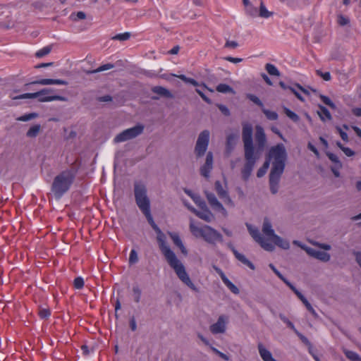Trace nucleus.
Here are the masks:
<instances>
[{
	"label": "nucleus",
	"mask_w": 361,
	"mask_h": 361,
	"mask_svg": "<svg viewBox=\"0 0 361 361\" xmlns=\"http://www.w3.org/2000/svg\"><path fill=\"white\" fill-rule=\"evenodd\" d=\"M255 142L257 145V149L255 153L260 156L267 144V137L263 128L260 126H256Z\"/></svg>",
	"instance_id": "4468645a"
},
{
	"label": "nucleus",
	"mask_w": 361,
	"mask_h": 361,
	"mask_svg": "<svg viewBox=\"0 0 361 361\" xmlns=\"http://www.w3.org/2000/svg\"><path fill=\"white\" fill-rule=\"evenodd\" d=\"M343 352L345 354V355L347 357L348 359H349L351 361H361V357L359 356V355L352 350H349L346 348H343Z\"/></svg>",
	"instance_id": "c85d7f7f"
},
{
	"label": "nucleus",
	"mask_w": 361,
	"mask_h": 361,
	"mask_svg": "<svg viewBox=\"0 0 361 361\" xmlns=\"http://www.w3.org/2000/svg\"><path fill=\"white\" fill-rule=\"evenodd\" d=\"M205 196L210 207L215 211L220 212L224 216H228V212L223 204L218 200L216 195L209 191H205Z\"/></svg>",
	"instance_id": "ddd939ff"
},
{
	"label": "nucleus",
	"mask_w": 361,
	"mask_h": 361,
	"mask_svg": "<svg viewBox=\"0 0 361 361\" xmlns=\"http://www.w3.org/2000/svg\"><path fill=\"white\" fill-rule=\"evenodd\" d=\"M210 348H211V350H212L214 353H216V355H218L219 357H221V358H223L224 360H228V357L226 354H224V353H221V351H219L218 349H216V348H214V347H213V346H210Z\"/></svg>",
	"instance_id": "bf43d9fd"
},
{
	"label": "nucleus",
	"mask_w": 361,
	"mask_h": 361,
	"mask_svg": "<svg viewBox=\"0 0 361 361\" xmlns=\"http://www.w3.org/2000/svg\"><path fill=\"white\" fill-rule=\"evenodd\" d=\"M210 133L208 130L202 131L197 139L194 153L197 158H200L207 152L209 143Z\"/></svg>",
	"instance_id": "9b49d317"
},
{
	"label": "nucleus",
	"mask_w": 361,
	"mask_h": 361,
	"mask_svg": "<svg viewBox=\"0 0 361 361\" xmlns=\"http://www.w3.org/2000/svg\"><path fill=\"white\" fill-rule=\"evenodd\" d=\"M279 317L288 327L293 329V331L296 330L294 324L283 314H279Z\"/></svg>",
	"instance_id": "49530a36"
},
{
	"label": "nucleus",
	"mask_w": 361,
	"mask_h": 361,
	"mask_svg": "<svg viewBox=\"0 0 361 361\" xmlns=\"http://www.w3.org/2000/svg\"><path fill=\"white\" fill-rule=\"evenodd\" d=\"M312 244L319 248L323 249L324 250H330L331 249V246L329 244L321 243L319 242H312Z\"/></svg>",
	"instance_id": "4d7b16f0"
},
{
	"label": "nucleus",
	"mask_w": 361,
	"mask_h": 361,
	"mask_svg": "<svg viewBox=\"0 0 361 361\" xmlns=\"http://www.w3.org/2000/svg\"><path fill=\"white\" fill-rule=\"evenodd\" d=\"M189 228L193 236L202 238L211 245L223 242V236L218 231L208 225L198 226L192 219H190Z\"/></svg>",
	"instance_id": "20e7f679"
},
{
	"label": "nucleus",
	"mask_w": 361,
	"mask_h": 361,
	"mask_svg": "<svg viewBox=\"0 0 361 361\" xmlns=\"http://www.w3.org/2000/svg\"><path fill=\"white\" fill-rule=\"evenodd\" d=\"M286 159L287 153L283 144H278L270 148L266 161H269V164H271L269 183L273 195H276L279 191V182L285 169Z\"/></svg>",
	"instance_id": "f257e3e1"
},
{
	"label": "nucleus",
	"mask_w": 361,
	"mask_h": 361,
	"mask_svg": "<svg viewBox=\"0 0 361 361\" xmlns=\"http://www.w3.org/2000/svg\"><path fill=\"white\" fill-rule=\"evenodd\" d=\"M145 126L143 124H137L136 126L126 129L118 133L114 139L115 143L123 142L134 139L144 132Z\"/></svg>",
	"instance_id": "1a4fd4ad"
},
{
	"label": "nucleus",
	"mask_w": 361,
	"mask_h": 361,
	"mask_svg": "<svg viewBox=\"0 0 361 361\" xmlns=\"http://www.w3.org/2000/svg\"><path fill=\"white\" fill-rule=\"evenodd\" d=\"M141 290L139 288L138 286H133V298L134 301L137 303L140 302V298H141Z\"/></svg>",
	"instance_id": "37998d69"
},
{
	"label": "nucleus",
	"mask_w": 361,
	"mask_h": 361,
	"mask_svg": "<svg viewBox=\"0 0 361 361\" xmlns=\"http://www.w3.org/2000/svg\"><path fill=\"white\" fill-rule=\"evenodd\" d=\"M75 178L73 170H66L58 174L51 185V191L56 199H60L71 188Z\"/></svg>",
	"instance_id": "39448f33"
},
{
	"label": "nucleus",
	"mask_w": 361,
	"mask_h": 361,
	"mask_svg": "<svg viewBox=\"0 0 361 361\" xmlns=\"http://www.w3.org/2000/svg\"><path fill=\"white\" fill-rule=\"evenodd\" d=\"M246 226L250 235L252 236L254 240L264 250L269 252H272L274 250V245L269 242V240H271L276 234L273 229L270 221L267 218L264 219L262 228L263 233L267 237V240L262 235L257 228L254 227L249 224H246Z\"/></svg>",
	"instance_id": "7ed1b4c3"
},
{
	"label": "nucleus",
	"mask_w": 361,
	"mask_h": 361,
	"mask_svg": "<svg viewBox=\"0 0 361 361\" xmlns=\"http://www.w3.org/2000/svg\"><path fill=\"white\" fill-rule=\"evenodd\" d=\"M74 286L77 289H80L84 286V281L81 277H78L74 280Z\"/></svg>",
	"instance_id": "6e6d98bb"
},
{
	"label": "nucleus",
	"mask_w": 361,
	"mask_h": 361,
	"mask_svg": "<svg viewBox=\"0 0 361 361\" xmlns=\"http://www.w3.org/2000/svg\"><path fill=\"white\" fill-rule=\"evenodd\" d=\"M238 139V133H231L227 135L226 143V154L229 156L235 146Z\"/></svg>",
	"instance_id": "aec40b11"
},
{
	"label": "nucleus",
	"mask_w": 361,
	"mask_h": 361,
	"mask_svg": "<svg viewBox=\"0 0 361 361\" xmlns=\"http://www.w3.org/2000/svg\"><path fill=\"white\" fill-rule=\"evenodd\" d=\"M262 111L269 120L276 121L278 119V114L276 112L269 111L268 109H264V107L262 109Z\"/></svg>",
	"instance_id": "e433bc0d"
},
{
	"label": "nucleus",
	"mask_w": 361,
	"mask_h": 361,
	"mask_svg": "<svg viewBox=\"0 0 361 361\" xmlns=\"http://www.w3.org/2000/svg\"><path fill=\"white\" fill-rule=\"evenodd\" d=\"M342 151L347 157H352L355 154V152L349 147H342Z\"/></svg>",
	"instance_id": "338daca9"
},
{
	"label": "nucleus",
	"mask_w": 361,
	"mask_h": 361,
	"mask_svg": "<svg viewBox=\"0 0 361 361\" xmlns=\"http://www.w3.org/2000/svg\"><path fill=\"white\" fill-rule=\"evenodd\" d=\"M307 253L310 256H311L317 259H319L322 262H327L331 259L330 255L324 251L317 250L312 247H309V249H307Z\"/></svg>",
	"instance_id": "6ab92c4d"
},
{
	"label": "nucleus",
	"mask_w": 361,
	"mask_h": 361,
	"mask_svg": "<svg viewBox=\"0 0 361 361\" xmlns=\"http://www.w3.org/2000/svg\"><path fill=\"white\" fill-rule=\"evenodd\" d=\"M216 90L222 93H234L233 89L226 84H219L216 87Z\"/></svg>",
	"instance_id": "f704fd0d"
},
{
	"label": "nucleus",
	"mask_w": 361,
	"mask_h": 361,
	"mask_svg": "<svg viewBox=\"0 0 361 361\" xmlns=\"http://www.w3.org/2000/svg\"><path fill=\"white\" fill-rule=\"evenodd\" d=\"M220 198L222 199L224 201L225 204H226L227 205L230 206L231 207H234L235 204L230 197L228 192L226 194V195H224Z\"/></svg>",
	"instance_id": "864d4df0"
},
{
	"label": "nucleus",
	"mask_w": 361,
	"mask_h": 361,
	"mask_svg": "<svg viewBox=\"0 0 361 361\" xmlns=\"http://www.w3.org/2000/svg\"><path fill=\"white\" fill-rule=\"evenodd\" d=\"M134 195L136 204L142 211L150 209V200L147 194L145 185L141 183H135Z\"/></svg>",
	"instance_id": "0eeeda50"
},
{
	"label": "nucleus",
	"mask_w": 361,
	"mask_h": 361,
	"mask_svg": "<svg viewBox=\"0 0 361 361\" xmlns=\"http://www.w3.org/2000/svg\"><path fill=\"white\" fill-rule=\"evenodd\" d=\"M273 13L269 11L263 4L262 1H260L259 9L257 11V16H259L263 18H268L272 16Z\"/></svg>",
	"instance_id": "bb28decb"
},
{
	"label": "nucleus",
	"mask_w": 361,
	"mask_h": 361,
	"mask_svg": "<svg viewBox=\"0 0 361 361\" xmlns=\"http://www.w3.org/2000/svg\"><path fill=\"white\" fill-rule=\"evenodd\" d=\"M218 108L224 115H225V116L230 115V111L226 106H224L223 104H219Z\"/></svg>",
	"instance_id": "052dcab7"
},
{
	"label": "nucleus",
	"mask_w": 361,
	"mask_h": 361,
	"mask_svg": "<svg viewBox=\"0 0 361 361\" xmlns=\"http://www.w3.org/2000/svg\"><path fill=\"white\" fill-rule=\"evenodd\" d=\"M233 253L235 255V258L240 262H242L243 264L247 266L252 270L255 269V266L253 265V264L250 260H248L244 255L240 253L235 249H233Z\"/></svg>",
	"instance_id": "393cba45"
},
{
	"label": "nucleus",
	"mask_w": 361,
	"mask_h": 361,
	"mask_svg": "<svg viewBox=\"0 0 361 361\" xmlns=\"http://www.w3.org/2000/svg\"><path fill=\"white\" fill-rule=\"evenodd\" d=\"M213 169V153L208 152L206 156L205 163L200 167V174L206 178L209 177V173Z\"/></svg>",
	"instance_id": "dca6fc26"
},
{
	"label": "nucleus",
	"mask_w": 361,
	"mask_h": 361,
	"mask_svg": "<svg viewBox=\"0 0 361 361\" xmlns=\"http://www.w3.org/2000/svg\"><path fill=\"white\" fill-rule=\"evenodd\" d=\"M320 98L325 104L328 105L331 109H335L336 108L334 103L332 102V101L328 97L324 95H320Z\"/></svg>",
	"instance_id": "09e8293b"
},
{
	"label": "nucleus",
	"mask_w": 361,
	"mask_h": 361,
	"mask_svg": "<svg viewBox=\"0 0 361 361\" xmlns=\"http://www.w3.org/2000/svg\"><path fill=\"white\" fill-rule=\"evenodd\" d=\"M238 46L237 42L235 41H227L225 44V47L230 49H235Z\"/></svg>",
	"instance_id": "680f3d73"
},
{
	"label": "nucleus",
	"mask_w": 361,
	"mask_h": 361,
	"mask_svg": "<svg viewBox=\"0 0 361 361\" xmlns=\"http://www.w3.org/2000/svg\"><path fill=\"white\" fill-rule=\"evenodd\" d=\"M269 161H265V162L263 164L262 166L258 169L257 176L258 178H261L265 175L267 173V169H269Z\"/></svg>",
	"instance_id": "79ce46f5"
},
{
	"label": "nucleus",
	"mask_w": 361,
	"mask_h": 361,
	"mask_svg": "<svg viewBox=\"0 0 361 361\" xmlns=\"http://www.w3.org/2000/svg\"><path fill=\"white\" fill-rule=\"evenodd\" d=\"M269 266L275 273V274L294 292V293L301 300V302L305 306L307 310L312 314V316L314 318H318V314L316 312L308 300L304 297V295L298 289H296V288L289 281H288L272 264H270Z\"/></svg>",
	"instance_id": "6e6552de"
},
{
	"label": "nucleus",
	"mask_w": 361,
	"mask_h": 361,
	"mask_svg": "<svg viewBox=\"0 0 361 361\" xmlns=\"http://www.w3.org/2000/svg\"><path fill=\"white\" fill-rule=\"evenodd\" d=\"M247 97L250 101L254 102L255 104L262 107V109L264 107L263 103L261 102V100L257 96L252 94H247Z\"/></svg>",
	"instance_id": "de8ad7c7"
},
{
	"label": "nucleus",
	"mask_w": 361,
	"mask_h": 361,
	"mask_svg": "<svg viewBox=\"0 0 361 361\" xmlns=\"http://www.w3.org/2000/svg\"><path fill=\"white\" fill-rule=\"evenodd\" d=\"M271 240L274 243V245L283 250H288L290 248L289 242L278 235H274Z\"/></svg>",
	"instance_id": "b1692460"
},
{
	"label": "nucleus",
	"mask_w": 361,
	"mask_h": 361,
	"mask_svg": "<svg viewBox=\"0 0 361 361\" xmlns=\"http://www.w3.org/2000/svg\"><path fill=\"white\" fill-rule=\"evenodd\" d=\"M191 198L200 209L206 208L207 204L205 202L202 200L200 196L191 195Z\"/></svg>",
	"instance_id": "a19ab883"
},
{
	"label": "nucleus",
	"mask_w": 361,
	"mask_h": 361,
	"mask_svg": "<svg viewBox=\"0 0 361 361\" xmlns=\"http://www.w3.org/2000/svg\"><path fill=\"white\" fill-rule=\"evenodd\" d=\"M215 190L219 197H221L228 192L226 190L224 189L221 182L219 180H216L214 183Z\"/></svg>",
	"instance_id": "c9c22d12"
},
{
	"label": "nucleus",
	"mask_w": 361,
	"mask_h": 361,
	"mask_svg": "<svg viewBox=\"0 0 361 361\" xmlns=\"http://www.w3.org/2000/svg\"><path fill=\"white\" fill-rule=\"evenodd\" d=\"M265 69L268 72V73L271 75H274V76L280 75V73H279V70L277 69V68L271 63H267L265 66Z\"/></svg>",
	"instance_id": "473e14b6"
},
{
	"label": "nucleus",
	"mask_w": 361,
	"mask_h": 361,
	"mask_svg": "<svg viewBox=\"0 0 361 361\" xmlns=\"http://www.w3.org/2000/svg\"><path fill=\"white\" fill-rule=\"evenodd\" d=\"M51 51V46H47L37 51L35 54L36 57L42 58L49 54Z\"/></svg>",
	"instance_id": "4c0bfd02"
},
{
	"label": "nucleus",
	"mask_w": 361,
	"mask_h": 361,
	"mask_svg": "<svg viewBox=\"0 0 361 361\" xmlns=\"http://www.w3.org/2000/svg\"><path fill=\"white\" fill-rule=\"evenodd\" d=\"M41 130L40 125H35L32 126L27 132L26 135L28 137H35L39 134Z\"/></svg>",
	"instance_id": "7c9ffc66"
},
{
	"label": "nucleus",
	"mask_w": 361,
	"mask_h": 361,
	"mask_svg": "<svg viewBox=\"0 0 361 361\" xmlns=\"http://www.w3.org/2000/svg\"><path fill=\"white\" fill-rule=\"evenodd\" d=\"M85 18H86V14L83 11H78L77 13H73L70 16V18L73 21H77V20H83Z\"/></svg>",
	"instance_id": "58836bf2"
},
{
	"label": "nucleus",
	"mask_w": 361,
	"mask_h": 361,
	"mask_svg": "<svg viewBox=\"0 0 361 361\" xmlns=\"http://www.w3.org/2000/svg\"><path fill=\"white\" fill-rule=\"evenodd\" d=\"M336 130L339 133V134H340V135H341V137L343 140H344V141H348V137L347 133H345L344 131H343L340 127L337 126L336 127Z\"/></svg>",
	"instance_id": "0e129e2a"
},
{
	"label": "nucleus",
	"mask_w": 361,
	"mask_h": 361,
	"mask_svg": "<svg viewBox=\"0 0 361 361\" xmlns=\"http://www.w3.org/2000/svg\"><path fill=\"white\" fill-rule=\"evenodd\" d=\"M228 317L225 315L219 317L216 323L209 326V330L213 334H224L226 330Z\"/></svg>",
	"instance_id": "2eb2a0df"
},
{
	"label": "nucleus",
	"mask_w": 361,
	"mask_h": 361,
	"mask_svg": "<svg viewBox=\"0 0 361 361\" xmlns=\"http://www.w3.org/2000/svg\"><path fill=\"white\" fill-rule=\"evenodd\" d=\"M245 162L241 169L242 178L246 181L250 178L257 160L259 155L255 151H244Z\"/></svg>",
	"instance_id": "9d476101"
},
{
	"label": "nucleus",
	"mask_w": 361,
	"mask_h": 361,
	"mask_svg": "<svg viewBox=\"0 0 361 361\" xmlns=\"http://www.w3.org/2000/svg\"><path fill=\"white\" fill-rule=\"evenodd\" d=\"M39 314L42 319H47L50 316V310L47 308H41Z\"/></svg>",
	"instance_id": "5fc2aeb1"
},
{
	"label": "nucleus",
	"mask_w": 361,
	"mask_h": 361,
	"mask_svg": "<svg viewBox=\"0 0 361 361\" xmlns=\"http://www.w3.org/2000/svg\"><path fill=\"white\" fill-rule=\"evenodd\" d=\"M214 269L216 271V273L220 276L224 284L228 287V288L234 294L239 293L238 288L235 286L224 274L222 270L216 266H213Z\"/></svg>",
	"instance_id": "a211bd4d"
},
{
	"label": "nucleus",
	"mask_w": 361,
	"mask_h": 361,
	"mask_svg": "<svg viewBox=\"0 0 361 361\" xmlns=\"http://www.w3.org/2000/svg\"><path fill=\"white\" fill-rule=\"evenodd\" d=\"M283 111L286 115L294 122H298L299 121V116L289 109L284 107Z\"/></svg>",
	"instance_id": "ea45409f"
},
{
	"label": "nucleus",
	"mask_w": 361,
	"mask_h": 361,
	"mask_svg": "<svg viewBox=\"0 0 361 361\" xmlns=\"http://www.w3.org/2000/svg\"><path fill=\"white\" fill-rule=\"evenodd\" d=\"M144 215L146 216L149 224L152 226L153 229L155 231L156 229L159 228L157 225L154 223V219L152 218V216L151 214L150 209L145 210L142 212Z\"/></svg>",
	"instance_id": "72a5a7b5"
},
{
	"label": "nucleus",
	"mask_w": 361,
	"mask_h": 361,
	"mask_svg": "<svg viewBox=\"0 0 361 361\" xmlns=\"http://www.w3.org/2000/svg\"><path fill=\"white\" fill-rule=\"evenodd\" d=\"M316 73H317V75H319L321 78H322L323 80H324L325 81H329L331 80V74H330L329 72L323 73L320 70H317L316 71Z\"/></svg>",
	"instance_id": "3c124183"
},
{
	"label": "nucleus",
	"mask_w": 361,
	"mask_h": 361,
	"mask_svg": "<svg viewBox=\"0 0 361 361\" xmlns=\"http://www.w3.org/2000/svg\"><path fill=\"white\" fill-rule=\"evenodd\" d=\"M338 23L341 25H345L349 23V20L343 16H340L338 18Z\"/></svg>",
	"instance_id": "69168bd1"
},
{
	"label": "nucleus",
	"mask_w": 361,
	"mask_h": 361,
	"mask_svg": "<svg viewBox=\"0 0 361 361\" xmlns=\"http://www.w3.org/2000/svg\"><path fill=\"white\" fill-rule=\"evenodd\" d=\"M130 35L129 32H125V33H122V34L116 35L115 36H114L112 37V39L126 41L130 38Z\"/></svg>",
	"instance_id": "a18cd8bd"
},
{
	"label": "nucleus",
	"mask_w": 361,
	"mask_h": 361,
	"mask_svg": "<svg viewBox=\"0 0 361 361\" xmlns=\"http://www.w3.org/2000/svg\"><path fill=\"white\" fill-rule=\"evenodd\" d=\"M294 332L305 345H308L311 343L310 341L297 329Z\"/></svg>",
	"instance_id": "13d9d810"
},
{
	"label": "nucleus",
	"mask_w": 361,
	"mask_h": 361,
	"mask_svg": "<svg viewBox=\"0 0 361 361\" xmlns=\"http://www.w3.org/2000/svg\"><path fill=\"white\" fill-rule=\"evenodd\" d=\"M36 116H37L36 114L32 113V114L23 115V116L18 118L17 120L20 121H28L32 118H35Z\"/></svg>",
	"instance_id": "603ef678"
},
{
	"label": "nucleus",
	"mask_w": 361,
	"mask_h": 361,
	"mask_svg": "<svg viewBox=\"0 0 361 361\" xmlns=\"http://www.w3.org/2000/svg\"><path fill=\"white\" fill-rule=\"evenodd\" d=\"M196 92L202 98L204 101H205L208 104L211 103V100L204 94V92L200 89H196Z\"/></svg>",
	"instance_id": "e2e57ef3"
},
{
	"label": "nucleus",
	"mask_w": 361,
	"mask_h": 361,
	"mask_svg": "<svg viewBox=\"0 0 361 361\" xmlns=\"http://www.w3.org/2000/svg\"><path fill=\"white\" fill-rule=\"evenodd\" d=\"M32 85H66L68 82L61 79H41L32 82Z\"/></svg>",
	"instance_id": "412c9836"
},
{
	"label": "nucleus",
	"mask_w": 361,
	"mask_h": 361,
	"mask_svg": "<svg viewBox=\"0 0 361 361\" xmlns=\"http://www.w3.org/2000/svg\"><path fill=\"white\" fill-rule=\"evenodd\" d=\"M319 108L320 111H317V114L322 121H325L326 120H331V115L326 107L319 105Z\"/></svg>",
	"instance_id": "a878e982"
},
{
	"label": "nucleus",
	"mask_w": 361,
	"mask_h": 361,
	"mask_svg": "<svg viewBox=\"0 0 361 361\" xmlns=\"http://www.w3.org/2000/svg\"><path fill=\"white\" fill-rule=\"evenodd\" d=\"M54 92V89L44 88L39 92L33 93L21 94L17 98H29V99H38L39 102H49L52 101H62L65 102L67 99L65 97L59 95H52L51 93ZM15 98L14 97H12Z\"/></svg>",
	"instance_id": "423d86ee"
},
{
	"label": "nucleus",
	"mask_w": 361,
	"mask_h": 361,
	"mask_svg": "<svg viewBox=\"0 0 361 361\" xmlns=\"http://www.w3.org/2000/svg\"><path fill=\"white\" fill-rule=\"evenodd\" d=\"M189 210L206 222H212L214 219V215L207 206L206 208L201 209V211H198L194 207H189Z\"/></svg>",
	"instance_id": "f3484780"
},
{
	"label": "nucleus",
	"mask_w": 361,
	"mask_h": 361,
	"mask_svg": "<svg viewBox=\"0 0 361 361\" xmlns=\"http://www.w3.org/2000/svg\"><path fill=\"white\" fill-rule=\"evenodd\" d=\"M152 92L157 93L161 96L166 97L167 98L173 97L172 94L169 90L161 86H155L152 88Z\"/></svg>",
	"instance_id": "cd10ccee"
},
{
	"label": "nucleus",
	"mask_w": 361,
	"mask_h": 361,
	"mask_svg": "<svg viewBox=\"0 0 361 361\" xmlns=\"http://www.w3.org/2000/svg\"><path fill=\"white\" fill-rule=\"evenodd\" d=\"M168 234L171 237V240H173V243L180 248V251L183 255H187L188 251L186 248L185 247L181 239L180 238L179 235L176 233L173 232H169Z\"/></svg>",
	"instance_id": "5701e85b"
},
{
	"label": "nucleus",
	"mask_w": 361,
	"mask_h": 361,
	"mask_svg": "<svg viewBox=\"0 0 361 361\" xmlns=\"http://www.w3.org/2000/svg\"><path fill=\"white\" fill-rule=\"evenodd\" d=\"M157 233V240L159 243V249L164 255L166 262L169 266L174 270L178 279L191 290L197 292L198 289L192 282L189 275L186 272L185 268L183 263L178 259L176 254L171 250L166 243V237L165 234L157 228L155 230Z\"/></svg>",
	"instance_id": "f03ea898"
},
{
	"label": "nucleus",
	"mask_w": 361,
	"mask_h": 361,
	"mask_svg": "<svg viewBox=\"0 0 361 361\" xmlns=\"http://www.w3.org/2000/svg\"><path fill=\"white\" fill-rule=\"evenodd\" d=\"M242 134L244 151H255L252 142V126L250 123H245L243 124Z\"/></svg>",
	"instance_id": "f8f14e48"
},
{
	"label": "nucleus",
	"mask_w": 361,
	"mask_h": 361,
	"mask_svg": "<svg viewBox=\"0 0 361 361\" xmlns=\"http://www.w3.org/2000/svg\"><path fill=\"white\" fill-rule=\"evenodd\" d=\"M114 67V64L106 63V64H104V65H102V66L98 67L96 69L91 70V71H87L86 73L87 74L97 73H99L102 71L110 70V69L113 68Z\"/></svg>",
	"instance_id": "c756f323"
},
{
	"label": "nucleus",
	"mask_w": 361,
	"mask_h": 361,
	"mask_svg": "<svg viewBox=\"0 0 361 361\" xmlns=\"http://www.w3.org/2000/svg\"><path fill=\"white\" fill-rule=\"evenodd\" d=\"M326 155L332 162L335 163L336 165H338V168L342 167V164L341 163V161L338 159V157L336 154L331 152H327Z\"/></svg>",
	"instance_id": "c03bdc74"
},
{
	"label": "nucleus",
	"mask_w": 361,
	"mask_h": 361,
	"mask_svg": "<svg viewBox=\"0 0 361 361\" xmlns=\"http://www.w3.org/2000/svg\"><path fill=\"white\" fill-rule=\"evenodd\" d=\"M243 4L246 7L247 12L251 16L256 17L257 14V10L250 3L249 0H243Z\"/></svg>",
	"instance_id": "2f4dec72"
},
{
	"label": "nucleus",
	"mask_w": 361,
	"mask_h": 361,
	"mask_svg": "<svg viewBox=\"0 0 361 361\" xmlns=\"http://www.w3.org/2000/svg\"><path fill=\"white\" fill-rule=\"evenodd\" d=\"M354 255L357 263L361 267V252H355Z\"/></svg>",
	"instance_id": "774afa93"
},
{
	"label": "nucleus",
	"mask_w": 361,
	"mask_h": 361,
	"mask_svg": "<svg viewBox=\"0 0 361 361\" xmlns=\"http://www.w3.org/2000/svg\"><path fill=\"white\" fill-rule=\"evenodd\" d=\"M257 347L259 353L264 361H276L273 358L271 352L268 350L262 343H259Z\"/></svg>",
	"instance_id": "4be33fe9"
},
{
	"label": "nucleus",
	"mask_w": 361,
	"mask_h": 361,
	"mask_svg": "<svg viewBox=\"0 0 361 361\" xmlns=\"http://www.w3.org/2000/svg\"><path fill=\"white\" fill-rule=\"evenodd\" d=\"M138 262L137 253L135 250H132L130 253L129 263L131 264H135Z\"/></svg>",
	"instance_id": "8fccbe9b"
}]
</instances>
